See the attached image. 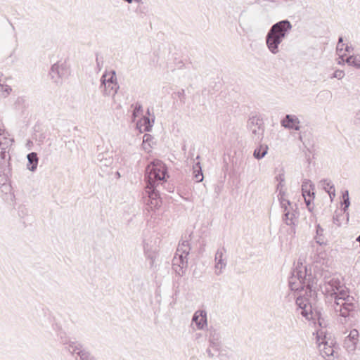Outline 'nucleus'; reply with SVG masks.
I'll list each match as a JSON object with an SVG mask.
<instances>
[{
    "instance_id": "1",
    "label": "nucleus",
    "mask_w": 360,
    "mask_h": 360,
    "mask_svg": "<svg viewBox=\"0 0 360 360\" xmlns=\"http://www.w3.org/2000/svg\"><path fill=\"white\" fill-rule=\"evenodd\" d=\"M325 284L326 290L334 298L332 307L337 321L344 326L351 325L358 311V302L349 295V291L338 278H330L325 281Z\"/></svg>"
},
{
    "instance_id": "2",
    "label": "nucleus",
    "mask_w": 360,
    "mask_h": 360,
    "mask_svg": "<svg viewBox=\"0 0 360 360\" xmlns=\"http://www.w3.org/2000/svg\"><path fill=\"white\" fill-rule=\"evenodd\" d=\"M292 24L288 20H283L274 24L269 30L266 37V45L269 51L276 54L279 52V45L292 30Z\"/></svg>"
},
{
    "instance_id": "3",
    "label": "nucleus",
    "mask_w": 360,
    "mask_h": 360,
    "mask_svg": "<svg viewBox=\"0 0 360 360\" xmlns=\"http://www.w3.org/2000/svg\"><path fill=\"white\" fill-rule=\"evenodd\" d=\"M191 245L188 240H183L179 243L175 255L172 259V268L179 276H182L188 266V255Z\"/></svg>"
},
{
    "instance_id": "4",
    "label": "nucleus",
    "mask_w": 360,
    "mask_h": 360,
    "mask_svg": "<svg viewBox=\"0 0 360 360\" xmlns=\"http://www.w3.org/2000/svg\"><path fill=\"white\" fill-rule=\"evenodd\" d=\"M167 169L165 163L160 160L151 162L146 169L145 179L146 183L158 184L168 177Z\"/></svg>"
},
{
    "instance_id": "5",
    "label": "nucleus",
    "mask_w": 360,
    "mask_h": 360,
    "mask_svg": "<svg viewBox=\"0 0 360 360\" xmlns=\"http://www.w3.org/2000/svg\"><path fill=\"white\" fill-rule=\"evenodd\" d=\"M13 139L7 138L1 134L0 129V165L2 167L4 175H0V184L4 185L7 181V174H6V167L8 166L10 155L8 154L9 148L12 145Z\"/></svg>"
},
{
    "instance_id": "6",
    "label": "nucleus",
    "mask_w": 360,
    "mask_h": 360,
    "mask_svg": "<svg viewBox=\"0 0 360 360\" xmlns=\"http://www.w3.org/2000/svg\"><path fill=\"white\" fill-rule=\"evenodd\" d=\"M248 129L252 132L253 137L260 139L264 131V122L257 116H252L249 118L247 125Z\"/></svg>"
},
{
    "instance_id": "7",
    "label": "nucleus",
    "mask_w": 360,
    "mask_h": 360,
    "mask_svg": "<svg viewBox=\"0 0 360 360\" xmlns=\"http://www.w3.org/2000/svg\"><path fill=\"white\" fill-rule=\"evenodd\" d=\"M68 350L72 354H77L79 360H96V358L87 350L83 348L82 344L78 342L69 343Z\"/></svg>"
},
{
    "instance_id": "8",
    "label": "nucleus",
    "mask_w": 360,
    "mask_h": 360,
    "mask_svg": "<svg viewBox=\"0 0 360 360\" xmlns=\"http://www.w3.org/2000/svg\"><path fill=\"white\" fill-rule=\"evenodd\" d=\"M283 214L282 216L283 221L287 225L291 227L292 231L295 233V226L297 224V218L298 217V213L297 212V207H290L286 210H283Z\"/></svg>"
},
{
    "instance_id": "9",
    "label": "nucleus",
    "mask_w": 360,
    "mask_h": 360,
    "mask_svg": "<svg viewBox=\"0 0 360 360\" xmlns=\"http://www.w3.org/2000/svg\"><path fill=\"white\" fill-rule=\"evenodd\" d=\"M315 189V186L313 184L310 180L305 179L302 185V195L304 198V202L306 203L307 207L310 210V205L311 201L314 198L315 193L314 190Z\"/></svg>"
},
{
    "instance_id": "10",
    "label": "nucleus",
    "mask_w": 360,
    "mask_h": 360,
    "mask_svg": "<svg viewBox=\"0 0 360 360\" xmlns=\"http://www.w3.org/2000/svg\"><path fill=\"white\" fill-rule=\"evenodd\" d=\"M207 336L210 347L213 350H219L222 343L221 340V334L218 329L211 326L207 329Z\"/></svg>"
},
{
    "instance_id": "11",
    "label": "nucleus",
    "mask_w": 360,
    "mask_h": 360,
    "mask_svg": "<svg viewBox=\"0 0 360 360\" xmlns=\"http://www.w3.org/2000/svg\"><path fill=\"white\" fill-rule=\"evenodd\" d=\"M158 184L147 183L146 186V192L148 194V197L150 198V205L151 207L158 208L160 206L162 202L160 197V193L156 189V186Z\"/></svg>"
},
{
    "instance_id": "12",
    "label": "nucleus",
    "mask_w": 360,
    "mask_h": 360,
    "mask_svg": "<svg viewBox=\"0 0 360 360\" xmlns=\"http://www.w3.org/2000/svg\"><path fill=\"white\" fill-rule=\"evenodd\" d=\"M333 340L330 339L327 340L326 336L325 335L324 338L322 339L321 342L319 343V349L321 355L323 358L333 356Z\"/></svg>"
},
{
    "instance_id": "13",
    "label": "nucleus",
    "mask_w": 360,
    "mask_h": 360,
    "mask_svg": "<svg viewBox=\"0 0 360 360\" xmlns=\"http://www.w3.org/2000/svg\"><path fill=\"white\" fill-rule=\"evenodd\" d=\"M66 73L67 70L63 67V65L57 63L51 66L49 75L55 83L61 84V79Z\"/></svg>"
},
{
    "instance_id": "14",
    "label": "nucleus",
    "mask_w": 360,
    "mask_h": 360,
    "mask_svg": "<svg viewBox=\"0 0 360 360\" xmlns=\"http://www.w3.org/2000/svg\"><path fill=\"white\" fill-rule=\"evenodd\" d=\"M359 332L356 329L350 330L349 334L345 338L344 340V347L348 352L355 350L356 345L358 342Z\"/></svg>"
},
{
    "instance_id": "15",
    "label": "nucleus",
    "mask_w": 360,
    "mask_h": 360,
    "mask_svg": "<svg viewBox=\"0 0 360 360\" xmlns=\"http://www.w3.org/2000/svg\"><path fill=\"white\" fill-rule=\"evenodd\" d=\"M226 252V249L222 248L221 249H218L215 254V274L217 275H220L222 273V270L226 266V260L223 258L224 253Z\"/></svg>"
},
{
    "instance_id": "16",
    "label": "nucleus",
    "mask_w": 360,
    "mask_h": 360,
    "mask_svg": "<svg viewBox=\"0 0 360 360\" xmlns=\"http://www.w3.org/2000/svg\"><path fill=\"white\" fill-rule=\"evenodd\" d=\"M300 120L298 117L293 115H286L281 121V125L289 129L298 131L300 129Z\"/></svg>"
},
{
    "instance_id": "17",
    "label": "nucleus",
    "mask_w": 360,
    "mask_h": 360,
    "mask_svg": "<svg viewBox=\"0 0 360 360\" xmlns=\"http://www.w3.org/2000/svg\"><path fill=\"white\" fill-rule=\"evenodd\" d=\"M305 295L314 300L316 296V280L311 274L308 275L304 285Z\"/></svg>"
},
{
    "instance_id": "18",
    "label": "nucleus",
    "mask_w": 360,
    "mask_h": 360,
    "mask_svg": "<svg viewBox=\"0 0 360 360\" xmlns=\"http://www.w3.org/2000/svg\"><path fill=\"white\" fill-rule=\"evenodd\" d=\"M292 275L296 278V279L302 283L304 288L306 281L308 278L307 269L305 266L302 264L296 266L292 271Z\"/></svg>"
},
{
    "instance_id": "19",
    "label": "nucleus",
    "mask_w": 360,
    "mask_h": 360,
    "mask_svg": "<svg viewBox=\"0 0 360 360\" xmlns=\"http://www.w3.org/2000/svg\"><path fill=\"white\" fill-rule=\"evenodd\" d=\"M94 162L101 168L108 167L112 164L113 159L108 152L100 153L95 158Z\"/></svg>"
},
{
    "instance_id": "20",
    "label": "nucleus",
    "mask_w": 360,
    "mask_h": 360,
    "mask_svg": "<svg viewBox=\"0 0 360 360\" xmlns=\"http://www.w3.org/2000/svg\"><path fill=\"white\" fill-rule=\"evenodd\" d=\"M193 322H195L197 328L200 330L203 329L207 325V314L205 311H197L192 318Z\"/></svg>"
},
{
    "instance_id": "21",
    "label": "nucleus",
    "mask_w": 360,
    "mask_h": 360,
    "mask_svg": "<svg viewBox=\"0 0 360 360\" xmlns=\"http://www.w3.org/2000/svg\"><path fill=\"white\" fill-rule=\"evenodd\" d=\"M296 304L302 309L301 314L307 319H309V315L311 314V302L307 301V303L304 302V299L302 297H297L296 300Z\"/></svg>"
},
{
    "instance_id": "22",
    "label": "nucleus",
    "mask_w": 360,
    "mask_h": 360,
    "mask_svg": "<svg viewBox=\"0 0 360 360\" xmlns=\"http://www.w3.org/2000/svg\"><path fill=\"white\" fill-rule=\"evenodd\" d=\"M27 168L31 172L36 171L39 162L37 153L35 152L28 153L27 155Z\"/></svg>"
},
{
    "instance_id": "23",
    "label": "nucleus",
    "mask_w": 360,
    "mask_h": 360,
    "mask_svg": "<svg viewBox=\"0 0 360 360\" xmlns=\"http://www.w3.org/2000/svg\"><path fill=\"white\" fill-rule=\"evenodd\" d=\"M320 184L323 188V189L328 193L330 198L333 199L335 196V189L334 185L332 184L331 181L328 179H322L320 181Z\"/></svg>"
},
{
    "instance_id": "24",
    "label": "nucleus",
    "mask_w": 360,
    "mask_h": 360,
    "mask_svg": "<svg viewBox=\"0 0 360 360\" xmlns=\"http://www.w3.org/2000/svg\"><path fill=\"white\" fill-rule=\"evenodd\" d=\"M285 193L283 190H280L278 194V199L280 202L281 209L286 210L290 207H297L296 204L292 205L290 201L285 198Z\"/></svg>"
},
{
    "instance_id": "25",
    "label": "nucleus",
    "mask_w": 360,
    "mask_h": 360,
    "mask_svg": "<svg viewBox=\"0 0 360 360\" xmlns=\"http://www.w3.org/2000/svg\"><path fill=\"white\" fill-rule=\"evenodd\" d=\"M193 179L196 182L202 181L204 176L202 171V167L199 162L195 163V165L193 166Z\"/></svg>"
},
{
    "instance_id": "26",
    "label": "nucleus",
    "mask_w": 360,
    "mask_h": 360,
    "mask_svg": "<svg viewBox=\"0 0 360 360\" xmlns=\"http://www.w3.org/2000/svg\"><path fill=\"white\" fill-rule=\"evenodd\" d=\"M288 284L290 290L292 291H302L304 290L302 283H300L292 275L289 278Z\"/></svg>"
},
{
    "instance_id": "27",
    "label": "nucleus",
    "mask_w": 360,
    "mask_h": 360,
    "mask_svg": "<svg viewBox=\"0 0 360 360\" xmlns=\"http://www.w3.org/2000/svg\"><path fill=\"white\" fill-rule=\"evenodd\" d=\"M342 61L347 63L349 66L360 69V56L359 55L350 56L345 60L342 58Z\"/></svg>"
},
{
    "instance_id": "28",
    "label": "nucleus",
    "mask_w": 360,
    "mask_h": 360,
    "mask_svg": "<svg viewBox=\"0 0 360 360\" xmlns=\"http://www.w3.org/2000/svg\"><path fill=\"white\" fill-rule=\"evenodd\" d=\"M267 150L268 146L266 145H260L255 149L253 155L256 159L260 160L265 156Z\"/></svg>"
},
{
    "instance_id": "29",
    "label": "nucleus",
    "mask_w": 360,
    "mask_h": 360,
    "mask_svg": "<svg viewBox=\"0 0 360 360\" xmlns=\"http://www.w3.org/2000/svg\"><path fill=\"white\" fill-rule=\"evenodd\" d=\"M119 88L120 86L118 84H112L110 86V87H108V85H105V86L104 87L103 94L105 96H114L117 94Z\"/></svg>"
},
{
    "instance_id": "30",
    "label": "nucleus",
    "mask_w": 360,
    "mask_h": 360,
    "mask_svg": "<svg viewBox=\"0 0 360 360\" xmlns=\"http://www.w3.org/2000/svg\"><path fill=\"white\" fill-rule=\"evenodd\" d=\"M155 120L154 115L153 116V118L150 120L149 117L144 116L143 118V124H141V126L143 127V130L145 131H150L153 127V123Z\"/></svg>"
},
{
    "instance_id": "31",
    "label": "nucleus",
    "mask_w": 360,
    "mask_h": 360,
    "mask_svg": "<svg viewBox=\"0 0 360 360\" xmlns=\"http://www.w3.org/2000/svg\"><path fill=\"white\" fill-rule=\"evenodd\" d=\"M143 252H144L145 257L148 259H151V262L153 263V259H154L153 254L150 250L149 245L145 240H143Z\"/></svg>"
},
{
    "instance_id": "32",
    "label": "nucleus",
    "mask_w": 360,
    "mask_h": 360,
    "mask_svg": "<svg viewBox=\"0 0 360 360\" xmlns=\"http://www.w3.org/2000/svg\"><path fill=\"white\" fill-rule=\"evenodd\" d=\"M108 76L109 77L107 79L108 87H110V86L112 84H117L116 72L115 70H111L110 72H108Z\"/></svg>"
},
{
    "instance_id": "33",
    "label": "nucleus",
    "mask_w": 360,
    "mask_h": 360,
    "mask_svg": "<svg viewBox=\"0 0 360 360\" xmlns=\"http://www.w3.org/2000/svg\"><path fill=\"white\" fill-rule=\"evenodd\" d=\"M215 351L218 352V357L220 360H228L230 358V356L226 352V350L221 349V347L219 350Z\"/></svg>"
},
{
    "instance_id": "34",
    "label": "nucleus",
    "mask_w": 360,
    "mask_h": 360,
    "mask_svg": "<svg viewBox=\"0 0 360 360\" xmlns=\"http://www.w3.org/2000/svg\"><path fill=\"white\" fill-rule=\"evenodd\" d=\"M142 105L139 103H136L135 107L132 113L134 119L138 117L142 112Z\"/></svg>"
},
{
    "instance_id": "35",
    "label": "nucleus",
    "mask_w": 360,
    "mask_h": 360,
    "mask_svg": "<svg viewBox=\"0 0 360 360\" xmlns=\"http://www.w3.org/2000/svg\"><path fill=\"white\" fill-rule=\"evenodd\" d=\"M345 76V72L343 70H337L334 72L331 78H337L338 79H341Z\"/></svg>"
},
{
    "instance_id": "36",
    "label": "nucleus",
    "mask_w": 360,
    "mask_h": 360,
    "mask_svg": "<svg viewBox=\"0 0 360 360\" xmlns=\"http://www.w3.org/2000/svg\"><path fill=\"white\" fill-rule=\"evenodd\" d=\"M59 335H60V340H61V342L63 345H67L66 348L68 349V347H69V343L70 342H72L73 341H69L68 340V338L65 337V333H63V332H60L59 333Z\"/></svg>"
},
{
    "instance_id": "37",
    "label": "nucleus",
    "mask_w": 360,
    "mask_h": 360,
    "mask_svg": "<svg viewBox=\"0 0 360 360\" xmlns=\"http://www.w3.org/2000/svg\"><path fill=\"white\" fill-rule=\"evenodd\" d=\"M176 95L178 98L180 99L181 102L182 103H185V91L184 89H181V91H178L176 93Z\"/></svg>"
},
{
    "instance_id": "38",
    "label": "nucleus",
    "mask_w": 360,
    "mask_h": 360,
    "mask_svg": "<svg viewBox=\"0 0 360 360\" xmlns=\"http://www.w3.org/2000/svg\"><path fill=\"white\" fill-rule=\"evenodd\" d=\"M108 76V73L107 72H105L101 77V86H104V87L105 86V85H107V77Z\"/></svg>"
},
{
    "instance_id": "39",
    "label": "nucleus",
    "mask_w": 360,
    "mask_h": 360,
    "mask_svg": "<svg viewBox=\"0 0 360 360\" xmlns=\"http://www.w3.org/2000/svg\"><path fill=\"white\" fill-rule=\"evenodd\" d=\"M96 62L97 67L100 70L102 68L103 64V58L102 57L99 58L98 56L97 55L96 58Z\"/></svg>"
},
{
    "instance_id": "40",
    "label": "nucleus",
    "mask_w": 360,
    "mask_h": 360,
    "mask_svg": "<svg viewBox=\"0 0 360 360\" xmlns=\"http://www.w3.org/2000/svg\"><path fill=\"white\" fill-rule=\"evenodd\" d=\"M323 236H318L316 234V237H315V240H316V242L319 244V245H322L324 243V240L323 238H322Z\"/></svg>"
},
{
    "instance_id": "41",
    "label": "nucleus",
    "mask_w": 360,
    "mask_h": 360,
    "mask_svg": "<svg viewBox=\"0 0 360 360\" xmlns=\"http://www.w3.org/2000/svg\"><path fill=\"white\" fill-rule=\"evenodd\" d=\"M333 221L335 224H336L337 226H340L341 223L340 221V219H339V217L338 215H334L333 217Z\"/></svg>"
},
{
    "instance_id": "42",
    "label": "nucleus",
    "mask_w": 360,
    "mask_h": 360,
    "mask_svg": "<svg viewBox=\"0 0 360 360\" xmlns=\"http://www.w3.org/2000/svg\"><path fill=\"white\" fill-rule=\"evenodd\" d=\"M323 255H325V253H321V256L318 255L317 257L314 259L315 262L324 264L323 262H322L321 261V259H323Z\"/></svg>"
},
{
    "instance_id": "43",
    "label": "nucleus",
    "mask_w": 360,
    "mask_h": 360,
    "mask_svg": "<svg viewBox=\"0 0 360 360\" xmlns=\"http://www.w3.org/2000/svg\"><path fill=\"white\" fill-rule=\"evenodd\" d=\"M343 205H344L343 210H344V211H345L350 205L349 198H347L345 200H343Z\"/></svg>"
},
{
    "instance_id": "44",
    "label": "nucleus",
    "mask_w": 360,
    "mask_h": 360,
    "mask_svg": "<svg viewBox=\"0 0 360 360\" xmlns=\"http://www.w3.org/2000/svg\"><path fill=\"white\" fill-rule=\"evenodd\" d=\"M323 229L321 227L319 224L316 226V234L318 236H323Z\"/></svg>"
},
{
    "instance_id": "45",
    "label": "nucleus",
    "mask_w": 360,
    "mask_h": 360,
    "mask_svg": "<svg viewBox=\"0 0 360 360\" xmlns=\"http://www.w3.org/2000/svg\"><path fill=\"white\" fill-rule=\"evenodd\" d=\"M212 347H210V346L208 347V348L206 349V353L207 354V356L210 357V358H213L214 356V354L212 353Z\"/></svg>"
},
{
    "instance_id": "46",
    "label": "nucleus",
    "mask_w": 360,
    "mask_h": 360,
    "mask_svg": "<svg viewBox=\"0 0 360 360\" xmlns=\"http://www.w3.org/2000/svg\"><path fill=\"white\" fill-rule=\"evenodd\" d=\"M152 139H153V137L150 134H146L143 136V142H148L149 143Z\"/></svg>"
},
{
    "instance_id": "47",
    "label": "nucleus",
    "mask_w": 360,
    "mask_h": 360,
    "mask_svg": "<svg viewBox=\"0 0 360 360\" xmlns=\"http://www.w3.org/2000/svg\"><path fill=\"white\" fill-rule=\"evenodd\" d=\"M354 123H360V110L356 114L354 117Z\"/></svg>"
},
{
    "instance_id": "48",
    "label": "nucleus",
    "mask_w": 360,
    "mask_h": 360,
    "mask_svg": "<svg viewBox=\"0 0 360 360\" xmlns=\"http://www.w3.org/2000/svg\"><path fill=\"white\" fill-rule=\"evenodd\" d=\"M343 44V37H340L339 39H338V45H337V51H339L340 44Z\"/></svg>"
},
{
    "instance_id": "49",
    "label": "nucleus",
    "mask_w": 360,
    "mask_h": 360,
    "mask_svg": "<svg viewBox=\"0 0 360 360\" xmlns=\"http://www.w3.org/2000/svg\"><path fill=\"white\" fill-rule=\"evenodd\" d=\"M276 179L279 181V182H283L284 181V175L283 174H279L276 176Z\"/></svg>"
},
{
    "instance_id": "50",
    "label": "nucleus",
    "mask_w": 360,
    "mask_h": 360,
    "mask_svg": "<svg viewBox=\"0 0 360 360\" xmlns=\"http://www.w3.org/2000/svg\"><path fill=\"white\" fill-rule=\"evenodd\" d=\"M345 51L349 53L351 52L352 51H353V47L352 46H348L347 44L345 46Z\"/></svg>"
},
{
    "instance_id": "51",
    "label": "nucleus",
    "mask_w": 360,
    "mask_h": 360,
    "mask_svg": "<svg viewBox=\"0 0 360 360\" xmlns=\"http://www.w3.org/2000/svg\"><path fill=\"white\" fill-rule=\"evenodd\" d=\"M342 198H343V200H345V199L347 198H349V193H348V191H346L343 194H342Z\"/></svg>"
},
{
    "instance_id": "52",
    "label": "nucleus",
    "mask_w": 360,
    "mask_h": 360,
    "mask_svg": "<svg viewBox=\"0 0 360 360\" xmlns=\"http://www.w3.org/2000/svg\"><path fill=\"white\" fill-rule=\"evenodd\" d=\"M283 186V182H279L276 187L277 190H278V191H280L281 189L282 190Z\"/></svg>"
},
{
    "instance_id": "53",
    "label": "nucleus",
    "mask_w": 360,
    "mask_h": 360,
    "mask_svg": "<svg viewBox=\"0 0 360 360\" xmlns=\"http://www.w3.org/2000/svg\"><path fill=\"white\" fill-rule=\"evenodd\" d=\"M345 46V44H340V49L338 51H342L343 50V46Z\"/></svg>"
},
{
    "instance_id": "54",
    "label": "nucleus",
    "mask_w": 360,
    "mask_h": 360,
    "mask_svg": "<svg viewBox=\"0 0 360 360\" xmlns=\"http://www.w3.org/2000/svg\"><path fill=\"white\" fill-rule=\"evenodd\" d=\"M133 1L139 3V4H143V0H134Z\"/></svg>"
},
{
    "instance_id": "55",
    "label": "nucleus",
    "mask_w": 360,
    "mask_h": 360,
    "mask_svg": "<svg viewBox=\"0 0 360 360\" xmlns=\"http://www.w3.org/2000/svg\"><path fill=\"white\" fill-rule=\"evenodd\" d=\"M138 10H139V11H140V12L143 13V11H142V9H141V6L138 7L137 11H138Z\"/></svg>"
},
{
    "instance_id": "56",
    "label": "nucleus",
    "mask_w": 360,
    "mask_h": 360,
    "mask_svg": "<svg viewBox=\"0 0 360 360\" xmlns=\"http://www.w3.org/2000/svg\"><path fill=\"white\" fill-rule=\"evenodd\" d=\"M147 113H148V115H150V110H149V109H148V110H147Z\"/></svg>"
}]
</instances>
